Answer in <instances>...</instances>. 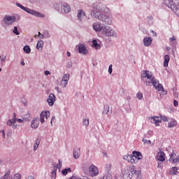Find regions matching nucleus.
Wrapping results in <instances>:
<instances>
[{"instance_id":"nucleus-55","label":"nucleus","mask_w":179,"mask_h":179,"mask_svg":"<svg viewBox=\"0 0 179 179\" xmlns=\"http://www.w3.org/2000/svg\"><path fill=\"white\" fill-rule=\"evenodd\" d=\"M21 9H22V10H26V9H27V7H24V6H22L21 7Z\"/></svg>"},{"instance_id":"nucleus-56","label":"nucleus","mask_w":179,"mask_h":179,"mask_svg":"<svg viewBox=\"0 0 179 179\" xmlns=\"http://www.w3.org/2000/svg\"><path fill=\"white\" fill-rule=\"evenodd\" d=\"M28 179H34V177H33V176H29L28 177Z\"/></svg>"},{"instance_id":"nucleus-45","label":"nucleus","mask_w":179,"mask_h":179,"mask_svg":"<svg viewBox=\"0 0 179 179\" xmlns=\"http://www.w3.org/2000/svg\"><path fill=\"white\" fill-rule=\"evenodd\" d=\"M45 75L46 76H48V75H51V73H50L49 71L46 70V71H45Z\"/></svg>"},{"instance_id":"nucleus-32","label":"nucleus","mask_w":179,"mask_h":179,"mask_svg":"<svg viewBox=\"0 0 179 179\" xmlns=\"http://www.w3.org/2000/svg\"><path fill=\"white\" fill-rule=\"evenodd\" d=\"M24 52H26V54H30L31 49H30V47L29 45H25L23 48Z\"/></svg>"},{"instance_id":"nucleus-62","label":"nucleus","mask_w":179,"mask_h":179,"mask_svg":"<svg viewBox=\"0 0 179 179\" xmlns=\"http://www.w3.org/2000/svg\"><path fill=\"white\" fill-rule=\"evenodd\" d=\"M0 58H1V55H0Z\"/></svg>"},{"instance_id":"nucleus-14","label":"nucleus","mask_w":179,"mask_h":179,"mask_svg":"<svg viewBox=\"0 0 179 179\" xmlns=\"http://www.w3.org/2000/svg\"><path fill=\"white\" fill-rule=\"evenodd\" d=\"M123 159L127 160L129 163H131V164H135V159H134V157L131 155H124Z\"/></svg>"},{"instance_id":"nucleus-24","label":"nucleus","mask_w":179,"mask_h":179,"mask_svg":"<svg viewBox=\"0 0 179 179\" xmlns=\"http://www.w3.org/2000/svg\"><path fill=\"white\" fill-rule=\"evenodd\" d=\"M143 44L145 47H149L152 44V38L150 37H147L143 39Z\"/></svg>"},{"instance_id":"nucleus-7","label":"nucleus","mask_w":179,"mask_h":179,"mask_svg":"<svg viewBox=\"0 0 179 179\" xmlns=\"http://www.w3.org/2000/svg\"><path fill=\"white\" fill-rule=\"evenodd\" d=\"M89 172L91 177H96L99 174V169L94 165H91L89 168Z\"/></svg>"},{"instance_id":"nucleus-25","label":"nucleus","mask_w":179,"mask_h":179,"mask_svg":"<svg viewBox=\"0 0 179 179\" xmlns=\"http://www.w3.org/2000/svg\"><path fill=\"white\" fill-rule=\"evenodd\" d=\"M174 127H177V120L172 119L171 121L168 123V128H174Z\"/></svg>"},{"instance_id":"nucleus-21","label":"nucleus","mask_w":179,"mask_h":179,"mask_svg":"<svg viewBox=\"0 0 179 179\" xmlns=\"http://www.w3.org/2000/svg\"><path fill=\"white\" fill-rule=\"evenodd\" d=\"M166 155L163 152H159L157 153V159L159 160V162H164L166 160V158L164 157Z\"/></svg>"},{"instance_id":"nucleus-35","label":"nucleus","mask_w":179,"mask_h":179,"mask_svg":"<svg viewBox=\"0 0 179 179\" xmlns=\"http://www.w3.org/2000/svg\"><path fill=\"white\" fill-rule=\"evenodd\" d=\"M83 125H85V127H89V119H85L83 120Z\"/></svg>"},{"instance_id":"nucleus-5","label":"nucleus","mask_w":179,"mask_h":179,"mask_svg":"<svg viewBox=\"0 0 179 179\" xmlns=\"http://www.w3.org/2000/svg\"><path fill=\"white\" fill-rule=\"evenodd\" d=\"M25 12H27V13H30V15H33L34 16H37L38 17H45V15L29 8H26Z\"/></svg>"},{"instance_id":"nucleus-53","label":"nucleus","mask_w":179,"mask_h":179,"mask_svg":"<svg viewBox=\"0 0 179 179\" xmlns=\"http://www.w3.org/2000/svg\"><path fill=\"white\" fill-rule=\"evenodd\" d=\"M17 6H18L19 8H20L22 9V6H23L21 5L20 3H17Z\"/></svg>"},{"instance_id":"nucleus-10","label":"nucleus","mask_w":179,"mask_h":179,"mask_svg":"<svg viewBox=\"0 0 179 179\" xmlns=\"http://www.w3.org/2000/svg\"><path fill=\"white\" fill-rule=\"evenodd\" d=\"M169 162L173 163V164H177L179 162V157H177L175 152L170 154Z\"/></svg>"},{"instance_id":"nucleus-33","label":"nucleus","mask_w":179,"mask_h":179,"mask_svg":"<svg viewBox=\"0 0 179 179\" xmlns=\"http://www.w3.org/2000/svg\"><path fill=\"white\" fill-rule=\"evenodd\" d=\"M164 121V122H169V118H167V117L164 116V115H161V121Z\"/></svg>"},{"instance_id":"nucleus-36","label":"nucleus","mask_w":179,"mask_h":179,"mask_svg":"<svg viewBox=\"0 0 179 179\" xmlns=\"http://www.w3.org/2000/svg\"><path fill=\"white\" fill-rule=\"evenodd\" d=\"M13 32L14 33V34H16L17 36H19L20 33L19 31H17V27H15L14 29L13 30Z\"/></svg>"},{"instance_id":"nucleus-12","label":"nucleus","mask_w":179,"mask_h":179,"mask_svg":"<svg viewBox=\"0 0 179 179\" xmlns=\"http://www.w3.org/2000/svg\"><path fill=\"white\" fill-rule=\"evenodd\" d=\"M69 80V73H66L63 76L61 81V85L62 86V87H66Z\"/></svg>"},{"instance_id":"nucleus-9","label":"nucleus","mask_w":179,"mask_h":179,"mask_svg":"<svg viewBox=\"0 0 179 179\" xmlns=\"http://www.w3.org/2000/svg\"><path fill=\"white\" fill-rule=\"evenodd\" d=\"M78 20L80 22H85V19H86V13L83 10H78L77 14Z\"/></svg>"},{"instance_id":"nucleus-22","label":"nucleus","mask_w":179,"mask_h":179,"mask_svg":"<svg viewBox=\"0 0 179 179\" xmlns=\"http://www.w3.org/2000/svg\"><path fill=\"white\" fill-rule=\"evenodd\" d=\"M61 8L63 9L64 13H69V12H71V7L67 3L61 5Z\"/></svg>"},{"instance_id":"nucleus-59","label":"nucleus","mask_w":179,"mask_h":179,"mask_svg":"<svg viewBox=\"0 0 179 179\" xmlns=\"http://www.w3.org/2000/svg\"><path fill=\"white\" fill-rule=\"evenodd\" d=\"M21 65L24 66V62H21Z\"/></svg>"},{"instance_id":"nucleus-6","label":"nucleus","mask_w":179,"mask_h":179,"mask_svg":"<svg viewBox=\"0 0 179 179\" xmlns=\"http://www.w3.org/2000/svg\"><path fill=\"white\" fill-rule=\"evenodd\" d=\"M16 21V17L15 16H10V15H6L3 17V22L5 24H12V23H14Z\"/></svg>"},{"instance_id":"nucleus-15","label":"nucleus","mask_w":179,"mask_h":179,"mask_svg":"<svg viewBox=\"0 0 179 179\" xmlns=\"http://www.w3.org/2000/svg\"><path fill=\"white\" fill-rule=\"evenodd\" d=\"M47 101L49 106H54V103H55V95L52 93H50Z\"/></svg>"},{"instance_id":"nucleus-13","label":"nucleus","mask_w":179,"mask_h":179,"mask_svg":"<svg viewBox=\"0 0 179 179\" xmlns=\"http://www.w3.org/2000/svg\"><path fill=\"white\" fill-rule=\"evenodd\" d=\"M38 125H40V119L38 117L34 118L31 124V127L33 128V129H37Z\"/></svg>"},{"instance_id":"nucleus-23","label":"nucleus","mask_w":179,"mask_h":179,"mask_svg":"<svg viewBox=\"0 0 179 179\" xmlns=\"http://www.w3.org/2000/svg\"><path fill=\"white\" fill-rule=\"evenodd\" d=\"M133 157H135V159H137V160H142V153L138 152V151H133L132 152Z\"/></svg>"},{"instance_id":"nucleus-26","label":"nucleus","mask_w":179,"mask_h":179,"mask_svg":"<svg viewBox=\"0 0 179 179\" xmlns=\"http://www.w3.org/2000/svg\"><path fill=\"white\" fill-rule=\"evenodd\" d=\"M43 45H44V42L43 41H38L36 44L37 50H40L41 51H43Z\"/></svg>"},{"instance_id":"nucleus-42","label":"nucleus","mask_w":179,"mask_h":179,"mask_svg":"<svg viewBox=\"0 0 179 179\" xmlns=\"http://www.w3.org/2000/svg\"><path fill=\"white\" fill-rule=\"evenodd\" d=\"M16 121L17 122H20V124H23V122H24V121L22 119H17Z\"/></svg>"},{"instance_id":"nucleus-41","label":"nucleus","mask_w":179,"mask_h":179,"mask_svg":"<svg viewBox=\"0 0 179 179\" xmlns=\"http://www.w3.org/2000/svg\"><path fill=\"white\" fill-rule=\"evenodd\" d=\"M106 170H108V171L111 170V164H106Z\"/></svg>"},{"instance_id":"nucleus-48","label":"nucleus","mask_w":179,"mask_h":179,"mask_svg":"<svg viewBox=\"0 0 179 179\" xmlns=\"http://www.w3.org/2000/svg\"><path fill=\"white\" fill-rule=\"evenodd\" d=\"M71 66H72V62H70L68 63L67 67L71 68Z\"/></svg>"},{"instance_id":"nucleus-3","label":"nucleus","mask_w":179,"mask_h":179,"mask_svg":"<svg viewBox=\"0 0 179 179\" xmlns=\"http://www.w3.org/2000/svg\"><path fill=\"white\" fill-rule=\"evenodd\" d=\"M164 5L172 9L179 17V0H164Z\"/></svg>"},{"instance_id":"nucleus-1","label":"nucleus","mask_w":179,"mask_h":179,"mask_svg":"<svg viewBox=\"0 0 179 179\" xmlns=\"http://www.w3.org/2000/svg\"><path fill=\"white\" fill-rule=\"evenodd\" d=\"M103 10H106V5L103 4V3H94L92 4L91 15L95 19L103 22L104 24H111L113 20L110 17L103 14Z\"/></svg>"},{"instance_id":"nucleus-60","label":"nucleus","mask_w":179,"mask_h":179,"mask_svg":"<svg viewBox=\"0 0 179 179\" xmlns=\"http://www.w3.org/2000/svg\"><path fill=\"white\" fill-rule=\"evenodd\" d=\"M2 71V69L0 68V72Z\"/></svg>"},{"instance_id":"nucleus-49","label":"nucleus","mask_w":179,"mask_h":179,"mask_svg":"<svg viewBox=\"0 0 179 179\" xmlns=\"http://www.w3.org/2000/svg\"><path fill=\"white\" fill-rule=\"evenodd\" d=\"M54 120H55V116H53L51 119V121H50V124L51 125H52V121H54Z\"/></svg>"},{"instance_id":"nucleus-17","label":"nucleus","mask_w":179,"mask_h":179,"mask_svg":"<svg viewBox=\"0 0 179 179\" xmlns=\"http://www.w3.org/2000/svg\"><path fill=\"white\" fill-rule=\"evenodd\" d=\"M151 120H153L155 124L156 127H159V125H160V122H162V117L161 116H154L151 117Z\"/></svg>"},{"instance_id":"nucleus-61","label":"nucleus","mask_w":179,"mask_h":179,"mask_svg":"<svg viewBox=\"0 0 179 179\" xmlns=\"http://www.w3.org/2000/svg\"><path fill=\"white\" fill-rule=\"evenodd\" d=\"M155 36H156V33H155Z\"/></svg>"},{"instance_id":"nucleus-46","label":"nucleus","mask_w":179,"mask_h":179,"mask_svg":"<svg viewBox=\"0 0 179 179\" xmlns=\"http://www.w3.org/2000/svg\"><path fill=\"white\" fill-rule=\"evenodd\" d=\"M5 61H6V57L4 56L1 59V62H5Z\"/></svg>"},{"instance_id":"nucleus-54","label":"nucleus","mask_w":179,"mask_h":179,"mask_svg":"<svg viewBox=\"0 0 179 179\" xmlns=\"http://www.w3.org/2000/svg\"><path fill=\"white\" fill-rule=\"evenodd\" d=\"M21 9H22V10H26V9H27V7H24V6H22L21 7Z\"/></svg>"},{"instance_id":"nucleus-28","label":"nucleus","mask_w":179,"mask_h":179,"mask_svg":"<svg viewBox=\"0 0 179 179\" xmlns=\"http://www.w3.org/2000/svg\"><path fill=\"white\" fill-rule=\"evenodd\" d=\"M171 174H173V176H177L178 174V169L176 166H173L170 170Z\"/></svg>"},{"instance_id":"nucleus-16","label":"nucleus","mask_w":179,"mask_h":179,"mask_svg":"<svg viewBox=\"0 0 179 179\" xmlns=\"http://www.w3.org/2000/svg\"><path fill=\"white\" fill-rule=\"evenodd\" d=\"M103 27H102L101 24L99 22H95L93 24V29L94 30H95V31H101H101L103 30Z\"/></svg>"},{"instance_id":"nucleus-40","label":"nucleus","mask_w":179,"mask_h":179,"mask_svg":"<svg viewBox=\"0 0 179 179\" xmlns=\"http://www.w3.org/2000/svg\"><path fill=\"white\" fill-rule=\"evenodd\" d=\"M143 142L145 143H152V141H150V140H148V139H145V138H143Z\"/></svg>"},{"instance_id":"nucleus-39","label":"nucleus","mask_w":179,"mask_h":179,"mask_svg":"<svg viewBox=\"0 0 179 179\" xmlns=\"http://www.w3.org/2000/svg\"><path fill=\"white\" fill-rule=\"evenodd\" d=\"M108 113V106L104 107V110L103 111V114H107Z\"/></svg>"},{"instance_id":"nucleus-58","label":"nucleus","mask_w":179,"mask_h":179,"mask_svg":"<svg viewBox=\"0 0 179 179\" xmlns=\"http://www.w3.org/2000/svg\"><path fill=\"white\" fill-rule=\"evenodd\" d=\"M3 138H5V131H3Z\"/></svg>"},{"instance_id":"nucleus-37","label":"nucleus","mask_w":179,"mask_h":179,"mask_svg":"<svg viewBox=\"0 0 179 179\" xmlns=\"http://www.w3.org/2000/svg\"><path fill=\"white\" fill-rule=\"evenodd\" d=\"M15 179H21L22 178V175L19 174V173H15L14 176Z\"/></svg>"},{"instance_id":"nucleus-27","label":"nucleus","mask_w":179,"mask_h":179,"mask_svg":"<svg viewBox=\"0 0 179 179\" xmlns=\"http://www.w3.org/2000/svg\"><path fill=\"white\" fill-rule=\"evenodd\" d=\"M169 61H170V56L169 55H166L164 56V66H165V67L169 66Z\"/></svg>"},{"instance_id":"nucleus-30","label":"nucleus","mask_w":179,"mask_h":179,"mask_svg":"<svg viewBox=\"0 0 179 179\" xmlns=\"http://www.w3.org/2000/svg\"><path fill=\"white\" fill-rule=\"evenodd\" d=\"M68 173H72V169H71V168H68L62 171V173L63 176H66Z\"/></svg>"},{"instance_id":"nucleus-20","label":"nucleus","mask_w":179,"mask_h":179,"mask_svg":"<svg viewBox=\"0 0 179 179\" xmlns=\"http://www.w3.org/2000/svg\"><path fill=\"white\" fill-rule=\"evenodd\" d=\"M74 159H79L80 157V148H76L73 152Z\"/></svg>"},{"instance_id":"nucleus-29","label":"nucleus","mask_w":179,"mask_h":179,"mask_svg":"<svg viewBox=\"0 0 179 179\" xmlns=\"http://www.w3.org/2000/svg\"><path fill=\"white\" fill-rule=\"evenodd\" d=\"M92 47L95 48L96 50H99L100 48V45L97 43V41L93 40L92 41Z\"/></svg>"},{"instance_id":"nucleus-4","label":"nucleus","mask_w":179,"mask_h":179,"mask_svg":"<svg viewBox=\"0 0 179 179\" xmlns=\"http://www.w3.org/2000/svg\"><path fill=\"white\" fill-rule=\"evenodd\" d=\"M101 34L106 36L107 37H114V36H117V33L113 29V28L108 26H104L101 30Z\"/></svg>"},{"instance_id":"nucleus-47","label":"nucleus","mask_w":179,"mask_h":179,"mask_svg":"<svg viewBox=\"0 0 179 179\" xmlns=\"http://www.w3.org/2000/svg\"><path fill=\"white\" fill-rule=\"evenodd\" d=\"M37 148H38V144L37 145L34 144V150H37Z\"/></svg>"},{"instance_id":"nucleus-43","label":"nucleus","mask_w":179,"mask_h":179,"mask_svg":"<svg viewBox=\"0 0 179 179\" xmlns=\"http://www.w3.org/2000/svg\"><path fill=\"white\" fill-rule=\"evenodd\" d=\"M173 105L175 107H177L178 106V101L177 100H173Z\"/></svg>"},{"instance_id":"nucleus-18","label":"nucleus","mask_w":179,"mask_h":179,"mask_svg":"<svg viewBox=\"0 0 179 179\" xmlns=\"http://www.w3.org/2000/svg\"><path fill=\"white\" fill-rule=\"evenodd\" d=\"M78 51L80 54H88L89 51L86 49L85 45H80L78 46Z\"/></svg>"},{"instance_id":"nucleus-38","label":"nucleus","mask_w":179,"mask_h":179,"mask_svg":"<svg viewBox=\"0 0 179 179\" xmlns=\"http://www.w3.org/2000/svg\"><path fill=\"white\" fill-rule=\"evenodd\" d=\"M108 73L110 74L113 73V64H110L108 68Z\"/></svg>"},{"instance_id":"nucleus-8","label":"nucleus","mask_w":179,"mask_h":179,"mask_svg":"<svg viewBox=\"0 0 179 179\" xmlns=\"http://www.w3.org/2000/svg\"><path fill=\"white\" fill-rule=\"evenodd\" d=\"M50 117L49 111H42L40 114V121L41 124H44L45 122V120H47Z\"/></svg>"},{"instance_id":"nucleus-51","label":"nucleus","mask_w":179,"mask_h":179,"mask_svg":"<svg viewBox=\"0 0 179 179\" xmlns=\"http://www.w3.org/2000/svg\"><path fill=\"white\" fill-rule=\"evenodd\" d=\"M35 145H36V146L38 145H38H40V141L39 140H36Z\"/></svg>"},{"instance_id":"nucleus-57","label":"nucleus","mask_w":179,"mask_h":179,"mask_svg":"<svg viewBox=\"0 0 179 179\" xmlns=\"http://www.w3.org/2000/svg\"><path fill=\"white\" fill-rule=\"evenodd\" d=\"M67 57H71V52H67Z\"/></svg>"},{"instance_id":"nucleus-52","label":"nucleus","mask_w":179,"mask_h":179,"mask_svg":"<svg viewBox=\"0 0 179 179\" xmlns=\"http://www.w3.org/2000/svg\"><path fill=\"white\" fill-rule=\"evenodd\" d=\"M40 38H43L44 37V35L41 34L40 32H38Z\"/></svg>"},{"instance_id":"nucleus-2","label":"nucleus","mask_w":179,"mask_h":179,"mask_svg":"<svg viewBox=\"0 0 179 179\" xmlns=\"http://www.w3.org/2000/svg\"><path fill=\"white\" fill-rule=\"evenodd\" d=\"M141 79L146 85V86H152L155 87L158 92H162L164 94H167V91L164 90V87L162 84L159 83V81L155 78L152 72L149 71H143L141 73Z\"/></svg>"},{"instance_id":"nucleus-11","label":"nucleus","mask_w":179,"mask_h":179,"mask_svg":"<svg viewBox=\"0 0 179 179\" xmlns=\"http://www.w3.org/2000/svg\"><path fill=\"white\" fill-rule=\"evenodd\" d=\"M61 167H62V164L61 163V161L59 160V164L54 166L53 171L50 176L51 179L57 178V169H61Z\"/></svg>"},{"instance_id":"nucleus-31","label":"nucleus","mask_w":179,"mask_h":179,"mask_svg":"<svg viewBox=\"0 0 179 179\" xmlns=\"http://www.w3.org/2000/svg\"><path fill=\"white\" fill-rule=\"evenodd\" d=\"M1 179H12V176H10V172H7Z\"/></svg>"},{"instance_id":"nucleus-50","label":"nucleus","mask_w":179,"mask_h":179,"mask_svg":"<svg viewBox=\"0 0 179 179\" xmlns=\"http://www.w3.org/2000/svg\"><path fill=\"white\" fill-rule=\"evenodd\" d=\"M170 41H176V38L174 36L171 37Z\"/></svg>"},{"instance_id":"nucleus-19","label":"nucleus","mask_w":179,"mask_h":179,"mask_svg":"<svg viewBox=\"0 0 179 179\" xmlns=\"http://www.w3.org/2000/svg\"><path fill=\"white\" fill-rule=\"evenodd\" d=\"M16 113H14L13 115V119L11 120H8L7 121V125H8L9 127H12V125H13V124H16Z\"/></svg>"},{"instance_id":"nucleus-34","label":"nucleus","mask_w":179,"mask_h":179,"mask_svg":"<svg viewBox=\"0 0 179 179\" xmlns=\"http://www.w3.org/2000/svg\"><path fill=\"white\" fill-rule=\"evenodd\" d=\"M136 96L138 99V100H142V99H143V94L140 92L137 93Z\"/></svg>"},{"instance_id":"nucleus-44","label":"nucleus","mask_w":179,"mask_h":179,"mask_svg":"<svg viewBox=\"0 0 179 179\" xmlns=\"http://www.w3.org/2000/svg\"><path fill=\"white\" fill-rule=\"evenodd\" d=\"M11 127H13V129H16V128H17L19 127V125L14 123Z\"/></svg>"}]
</instances>
